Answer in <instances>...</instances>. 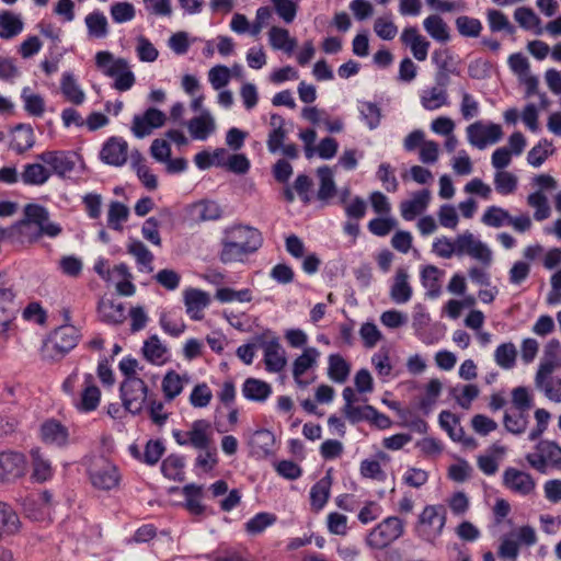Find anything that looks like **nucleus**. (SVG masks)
Listing matches in <instances>:
<instances>
[{
	"label": "nucleus",
	"mask_w": 561,
	"mask_h": 561,
	"mask_svg": "<svg viewBox=\"0 0 561 561\" xmlns=\"http://www.w3.org/2000/svg\"><path fill=\"white\" fill-rule=\"evenodd\" d=\"M23 214L24 218L15 225L8 228L0 226V239H11L19 234L33 243L42 236L56 238L61 233L60 225L49 221V211L45 206L35 203L26 204Z\"/></svg>",
	"instance_id": "nucleus-1"
},
{
	"label": "nucleus",
	"mask_w": 561,
	"mask_h": 561,
	"mask_svg": "<svg viewBox=\"0 0 561 561\" xmlns=\"http://www.w3.org/2000/svg\"><path fill=\"white\" fill-rule=\"evenodd\" d=\"M261 231L248 225H231L222 232L219 259L222 263H243L262 247Z\"/></svg>",
	"instance_id": "nucleus-2"
},
{
	"label": "nucleus",
	"mask_w": 561,
	"mask_h": 561,
	"mask_svg": "<svg viewBox=\"0 0 561 561\" xmlns=\"http://www.w3.org/2000/svg\"><path fill=\"white\" fill-rule=\"evenodd\" d=\"M432 251L440 259H451L454 255H468L481 265L491 266L493 253L490 247L466 230L454 240L445 236L436 238L432 244Z\"/></svg>",
	"instance_id": "nucleus-3"
},
{
	"label": "nucleus",
	"mask_w": 561,
	"mask_h": 561,
	"mask_svg": "<svg viewBox=\"0 0 561 561\" xmlns=\"http://www.w3.org/2000/svg\"><path fill=\"white\" fill-rule=\"evenodd\" d=\"M61 390L80 414L96 411L101 403V390L91 373L80 374L78 368L73 369L62 381Z\"/></svg>",
	"instance_id": "nucleus-4"
},
{
	"label": "nucleus",
	"mask_w": 561,
	"mask_h": 561,
	"mask_svg": "<svg viewBox=\"0 0 561 561\" xmlns=\"http://www.w3.org/2000/svg\"><path fill=\"white\" fill-rule=\"evenodd\" d=\"M405 531V523L399 516H388L370 528L365 537V546L375 554L399 540Z\"/></svg>",
	"instance_id": "nucleus-5"
},
{
	"label": "nucleus",
	"mask_w": 561,
	"mask_h": 561,
	"mask_svg": "<svg viewBox=\"0 0 561 561\" xmlns=\"http://www.w3.org/2000/svg\"><path fill=\"white\" fill-rule=\"evenodd\" d=\"M138 360L133 356H125L119 360L118 369L124 376L119 387L121 399L126 412L131 415L140 413V378L136 376Z\"/></svg>",
	"instance_id": "nucleus-6"
},
{
	"label": "nucleus",
	"mask_w": 561,
	"mask_h": 561,
	"mask_svg": "<svg viewBox=\"0 0 561 561\" xmlns=\"http://www.w3.org/2000/svg\"><path fill=\"white\" fill-rule=\"evenodd\" d=\"M81 337L80 331L70 323L55 329L45 340L42 354L49 360H59L73 350Z\"/></svg>",
	"instance_id": "nucleus-7"
},
{
	"label": "nucleus",
	"mask_w": 561,
	"mask_h": 561,
	"mask_svg": "<svg viewBox=\"0 0 561 561\" xmlns=\"http://www.w3.org/2000/svg\"><path fill=\"white\" fill-rule=\"evenodd\" d=\"M98 68L107 77L114 79L113 88L118 91L129 90L135 76L129 64L123 58H115L110 51H99L95 55Z\"/></svg>",
	"instance_id": "nucleus-8"
},
{
	"label": "nucleus",
	"mask_w": 561,
	"mask_h": 561,
	"mask_svg": "<svg viewBox=\"0 0 561 561\" xmlns=\"http://www.w3.org/2000/svg\"><path fill=\"white\" fill-rule=\"evenodd\" d=\"M446 519V508L443 505H425L415 524L416 536L426 542L435 543L443 534Z\"/></svg>",
	"instance_id": "nucleus-9"
},
{
	"label": "nucleus",
	"mask_w": 561,
	"mask_h": 561,
	"mask_svg": "<svg viewBox=\"0 0 561 561\" xmlns=\"http://www.w3.org/2000/svg\"><path fill=\"white\" fill-rule=\"evenodd\" d=\"M213 426L208 420L199 419L192 422L190 430H173L172 436L178 445L190 446L197 450L213 446Z\"/></svg>",
	"instance_id": "nucleus-10"
},
{
	"label": "nucleus",
	"mask_w": 561,
	"mask_h": 561,
	"mask_svg": "<svg viewBox=\"0 0 561 561\" xmlns=\"http://www.w3.org/2000/svg\"><path fill=\"white\" fill-rule=\"evenodd\" d=\"M525 458L529 466L540 473H547L550 469H561V446L553 440L542 439Z\"/></svg>",
	"instance_id": "nucleus-11"
},
{
	"label": "nucleus",
	"mask_w": 561,
	"mask_h": 561,
	"mask_svg": "<svg viewBox=\"0 0 561 561\" xmlns=\"http://www.w3.org/2000/svg\"><path fill=\"white\" fill-rule=\"evenodd\" d=\"M321 353L318 348L307 346L302 353L297 356L291 365L293 378L296 386L305 389L317 379V368Z\"/></svg>",
	"instance_id": "nucleus-12"
},
{
	"label": "nucleus",
	"mask_w": 561,
	"mask_h": 561,
	"mask_svg": "<svg viewBox=\"0 0 561 561\" xmlns=\"http://www.w3.org/2000/svg\"><path fill=\"white\" fill-rule=\"evenodd\" d=\"M256 344L263 350V362L268 373H280L286 364V353L279 337L271 330L255 336Z\"/></svg>",
	"instance_id": "nucleus-13"
},
{
	"label": "nucleus",
	"mask_w": 561,
	"mask_h": 561,
	"mask_svg": "<svg viewBox=\"0 0 561 561\" xmlns=\"http://www.w3.org/2000/svg\"><path fill=\"white\" fill-rule=\"evenodd\" d=\"M16 290L7 273H0V334L4 335L11 329L18 308L15 305Z\"/></svg>",
	"instance_id": "nucleus-14"
},
{
	"label": "nucleus",
	"mask_w": 561,
	"mask_h": 561,
	"mask_svg": "<svg viewBox=\"0 0 561 561\" xmlns=\"http://www.w3.org/2000/svg\"><path fill=\"white\" fill-rule=\"evenodd\" d=\"M89 478L94 488L112 490L118 485L119 473L116 466L104 457H93L89 468Z\"/></svg>",
	"instance_id": "nucleus-15"
},
{
	"label": "nucleus",
	"mask_w": 561,
	"mask_h": 561,
	"mask_svg": "<svg viewBox=\"0 0 561 561\" xmlns=\"http://www.w3.org/2000/svg\"><path fill=\"white\" fill-rule=\"evenodd\" d=\"M468 142L478 149H484L489 145L499 142L503 137L501 125L477 121L466 128Z\"/></svg>",
	"instance_id": "nucleus-16"
},
{
	"label": "nucleus",
	"mask_w": 561,
	"mask_h": 561,
	"mask_svg": "<svg viewBox=\"0 0 561 561\" xmlns=\"http://www.w3.org/2000/svg\"><path fill=\"white\" fill-rule=\"evenodd\" d=\"M38 159L47 164L60 178L72 173L82 163L81 156L75 151L51 150L38 154Z\"/></svg>",
	"instance_id": "nucleus-17"
},
{
	"label": "nucleus",
	"mask_w": 561,
	"mask_h": 561,
	"mask_svg": "<svg viewBox=\"0 0 561 561\" xmlns=\"http://www.w3.org/2000/svg\"><path fill=\"white\" fill-rule=\"evenodd\" d=\"M28 468L26 456L16 450L0 451V482L11 483L23 478Z\"/></svg>",
	"instance_id": "nucleus-18"
},
{
	"label": "nucleus",
	"mask_w": 561,
	"mask_h": 561,
	"mask_svg": "<svg viewBox=\"0 0 561 561\" xmlns=\"http://www.w3.org/2000/svg\"><path fill=\"white\" fill-rule=\"evenodd\" d=\"M128 144L123 137L111 136L99 152V159L111 167H123L128 159Z\"/></svg>",
	"instance_id": "nucleus-19"
},
{
	"label": "nucleus",
	"mask_w": 561,
	"mask_h": 561,
	"mask_svg": "<svg viewBox=\"0 0 561 561\" xmlns=\"http://www.w3.org/2000/svg\"><path fill=\"white\" fill-rule=\"evenodd\" d=\"M502 479L503 485L507 490L520 496H528L536 489V481L533 476L514 467H507Z\"/></svg>",
	"instance_id": "nucleus-20"
},
{
	"label": "nucleus",
	"mask_w": 561,
	"mask_h": 561,
	"mask_svg": "<svg viewBox=\"0 0 561 561\" xmlns=\"http://www.w3.org/2000/svg\"><path fill=\"white\" fill-rule=\"evenodd\" d=\"M53 507V495L49 491L28 495L23 502L26 516L36 522L49 518Z\"/></svg>",
	"instance_id": "nucleus-21"
},
{
	"label": "nucleus",
	"mask_w": 561,
	"mask_h": 561,
	"mask_svg": "<svg viewBox=\"0 0 561 561\" xmlns=\"http://www.w3.org/2000/svg\"><path fill=\"white\" fill-rule=\"evenodd\" d=\"M39 437L44 444L58 448L67 447L70 443L68 427L56 419H48L41 424Z\"/></svg>",
	"instance_id": "nucleus-22"
},
{
	"label": "nucleus",
	"mask_w": 561,
	"mask_h": 561,
	"mask_svg": "<svg viewBox=\"0 0 561 561\" xmlns=\"http://www.w3.org/2000/svg\"><path fill=\"white\" fill-rule=\"evenodd\" d=\"M183 302L190 319L201 321L204 319V311L210 305L211 298L207 291L187 287L183 290Z\"/></svg>",
	"instance_id": "nucleus-23"
},
{
	"label": "nucleus",
	"mask_w": 561,
	"mask_h": 561,
	"mask_svg": "<svg viewBox=\"0 0 561 561\" xmlns=\"http://www.w3.org/2000/svg\"><path fill=\"white\" fill-rule=\"evenodd\" d=\"M432 199L430 190L424 188L412 193L410 199L400 203L401 217L407 221L414 220L422 215L428 207Z\"/></svg>",
	"instance_id": "nucleus-24"
},
{
	"label": "nucleus",
	"mask_w": 561,
	"mask_h": 561,
	"mask_svg": "<svg viewBox=\"0 0 561 561\" xmlns=\"http://www.w3.org/2000/svg\"><path fill=\"white\" fill-rule=\"evenodd\" d=\"M104 282L108 286H114L116 293L121 296L129 297L136 293L133 276L128 266L124 263L114 265Z\"/></svg>",
	"instance_id": "nucleus-25"
},
{
	"label": "nucleus",
	"mask_w": 561,
	"mask_h": 561,
	"mask_svg": "<svg viewBox=\"0 0 561 561\" xmlns=\"http://www.w3.org/2000/svg\"><path fill=\"white\" fill-rule=\"evenodd\" d=\"M559 367H561V343L559 340L552 339L545 345L535 377L552 375Z\"/></svg>",
	"instance_id": "nucleus-26"
},
{
	"label": "nucleus",
	"mask_w": 561,
	"mask_h": 561,
	"mask_svg": "<svg viewBox=\"0 0 561 561\" xmlns=\"http://www.w3.org/2000/svg\"><path fill=\"white\" fill-rule=\"evenodd\" d=\"M438 422L440 427L454 442L462 443L465 446L476 447L474 439L466 436L465 431L460 425V420L456 414L449 411H442L438 416Z\"/></svg>",
	"instance_id": "nucleus-27"
},
{
	"label": "nucleus",
	"mask_w": 561,
	"mask_h": 561,
	"mask_svg": "<svg viewBox=\"0 0 561 561\" xmlns=\"http://www.w3.org/2000/svg\"><path fill=\"white\" fill-rule=\"evenodd\" d=\"M400 39L402 44L411 49V53L416 60H426L431 43L419 33L416 27H405L401 33Z\"/></svg>",
	"instance_id": "nucleus-28"
},
{
	"label": "nucleus",
	"mask_w": 561,
	"mask_h": 561,
	"mask_svg": "<svg viewBox=\"0 0 561 561\" xmlns=\"http://www.w3.org/2000/svg\"><path fill=\"white\" fill-rule=\"evenodd\" d=\"M32 461L31 480L36 483H44L53 479L55 470L50 460L44 455L39 447L30 450Z\"/></svg>",
	"instance_id": "nucleus-29"
},
{
	"label": "nucleus",
	"mask_w": 561,
	"mask_h": 561,
	"mask_svg": "<svg viewBox=\"0 0 561 561\" xmlns=\"http://www.w3.org/2000/svg\"><path fill=\"white\" fill-rule=\"evenodd\" d=\"M186 126L191 137L195 140H206L216 130L215 118L207 110L191 118Z\"/></svg>",
	"instance_id": "nucleus-30"
},
{
	"label": "nucleus",
	"mask_w": 561,
	"mask_h": 561,
	"mask_svg": "<svg viewBox=\"0 0 561 561\" xmlns=\"http://www.w3.org/2000/svg\"><path fill=\"white\" fill-rule=\"evenodd\" d=\"M413 289L410 284V275L404 267H399L390 287V298L398 305H403L412 298Z\"/></svg>",
	"instance_id": "nucleus-31"
},
{
	"label": "nucleus",
	"mask_w": 561,
	"mask_h": 561,
	"mask_svg": "<svg viewBox=\"0 0 561 561\" xmlns=\"http://www.w3.org/2000/svg\"><path fill=\"white\" fill-rule=\"evenodd\" d=\"M187 214L191 220L195 222H204L210 220H218L222 217V209L215 201H199L192 204Z\"/></svg>",
	"instance_id": "nucleus-32"
},
{
	"label": "nucleus",
	"mask_w": 561,
	"mask_h": 561,
	"mask_svg": "<svg viewBox=\"0 0 561 561\" xmlns=\"http://www.w3.org/2000/svg\"><path fill=\"white\" fill-rule=\"evenodd\" d=\"M98 312L103 322L111 324L122 323L127 317L125 306L122 302L106 297L100 299Z\"/></svg>",
	"instance_id": "nucleus-33"
},
{
	"label": "nucleus",
	"mask_w": 561,
	"mask_h": 561,
	"mask_svg": "<svg viewBox=\"0 0 561 561\" xmlns=\"http://www.w3.org/2000/svg\"><path fill=\"white\" fill-rule=\"evenodd\" d=\"M420 102L426 111H436L440 107L448 106L449 95L447 88L444 87H428L421 91Z\"/></svg>",
	"instance_id": "nucleus-34"
},
{
	"label": "nucleus",
	"mask_w": 561,
	"mask_h": 561,
	"mask_svg": "<svg viewBox=\"0 0 561 561\" xmlns=\"http://www.w3.org/2000/svg\"><path fill=\"white\" fill-rule=\"evenodd\" d=\"M267 36L268 44L274 50H282L287 55H291L297 46V39L284 27L272 26Z\"/></svg>",
	"instance_id": "nucleus-35"
},
{
	"label": "nucleus",
	"mask_w": 561,
	"mask_h": 561,
	"mask_svg": "<svg viewBox=\"0 0 561 561\" xmlns=\"http://www.w3.org/2000/svg\"><path fill=\"white\" fill-rule=\"evenodd\" d=\"M505 453L506 448L504 446L493 444L484 455L478 457L477 463L479 469L486 476L495 474Z\"/></svg>",
	"instance_id": "nucleus-36"
},
{
	"label": "nucleus",
	"mask_w": 561,
	"mask_h": 561,
	"mask_svg": "<svg viewBox=\"0 0 561 561\" xmlns=\"http://www.w3.org/2000/svg\"><path fill=\"white\" fill-rule=\"evenodd\" d=\"M60 91L64 98L75 105H81L85 101L84 91L75 75L70 71H65L62 73L60 79Z\"/></svg>",
	"instance_id": "nucleus-37"
},
{
	"label": "nucleus",
	"mask_w": 561,
	"mask_h": 561,
	"mask_svg": "<svg viewBox=\"0 0 561 561\" xmlns=\"http://www.w3.org/2000/svg\"><path fill=\"white\" fill-rule=\"evenodd\" d=\"M24 22L20 14L9 10L0 12V38L12 39L22 33Z\"/></svg>",
	"instance_id": "nucleus-38"
},
{
	"label": "nucleus",
	"mask_w": 561,
	"mask_h": 561,
	"mask_svg": "<svg viewBox=\"0 0 561 561\" xmlns=\"http://www.w3.org/2000/svg\"><path fill=\"white\" fill-rule=\"evenodd\" d=\"M142 355L148 362L157 366L164 365L170 359L168 347L156 335L144 343Z\"/></svg>",
	"instance_id": "nucleus-39"
},
{
	"label": "nucleus",
	"mask_w": 561,
	"mask_h": 561,
	"mask_svg": "<svg viewBox=\"0 0 561 561\" xmlns=\"http://www.w3.org/2000/svg\"><path fill=\"white\" fill-rule=\"evenodd\" d=\"M242 394L249 401L264 402L272 394V387L264 380L248 378L242 385Z\"/></svg>",
	"instance_id": "nucleus-40"
},
{
	"label": "nucleus",
	"mask_w": 561,
	"mask_h": 561,
	"mask_svg": "<svg viewBox=\"0 0 561 561\" xmlns=\"http://www.w3.org/2000/svg\"><path fill=\"white\" fill-rule=\"evenodd\" d=\"M35 144L34 130L30 124H19L12 130L11 149L23 153Z\"/></svg>",
	"instance_id": "nucleus-41"
},
{
	"label": "nucleus",
	"mask_w": 561,
	"mask_h": 561,
	"mask_svg": "<svg viewBox=\"0 0 561 561\" xmlns=\"http://www.w3.org/2000/svg\"><path fill=\"white\" fill-rule=\"evenodd\" d=\"M271 127L272 129L268 133L266 145L271 153H277L284 146L285 139L287 137V131L285 129V119L283 118V116L272 114Z\"/></svg>",
	"instance_id": "nucleus-42"
},
{
	"label": "nucleus",
	"mask_w": 561,
	"mask_h": 561,
	"mask_svg": "<svg viewBox=\"0 0 561 561\" xmlns=\"http://www.w3.org/2000/svg\"><path fill=\"white\" fill-rule=\"evenodd\" d=\"M190 381V376L179 375L174 370H169L161 382L163 396L167 401H173L184 389V383Z\"/></svg>",
	"instance_id": "nucleus-43"
},
{
	"label": "nucleus",
	"mask_w": 561,
	"mask_h": 561,
	"mask_svg": "<svg viewBox=\"0 0 561 561\" xmlns=\"http://www.w3.org/2000/svg\"><path fill=\"white\" fill-rule=\"evenodd\" d=\"M536 388L553 403H561V374L552 377V375L543 377H535Z\"/></svg>",
	"instance_id": "nucleus-44"
},
{
	"label": "nucleus",
	"mask_w": 561,
	"mask_h": 561,
	"mask_svg": "<svg viewBox=\"0 0 561 561\" xmlns=\"http://www.w3.org/2000/svg\"><path fill=\"white\" fill-rule=\"evenodd\" d=\"M249 444L253 455L267 457L273 453L275 436L268 430H259L252 434Z\"/></svg>",
	"instance_id": "nucleus-45"
},
{
	"label": "nucleus",
	"mask_w": 561,
	"mask_h": 561,
	"mask_svg": "<svg viewBox=\"0 0 561 561\" xmlns=\"http://www.w3.org/2000/svg\"><path fill=\"white\" fill-rule=\"evenodd\" d=\"M50 170L41 163H26L21 172V182L28 186H42L50 178Z\"/></svg>",
	"instance_id": "nucleus-46"
},
{
	"label": "nucleus",
	"mask_w": 561,
	"mask_h": 561,
	"mask_svg": "<svg viewBox=\"0 0 561 561\" xmlns=\"http://www.w3.org/2000/svg\"><path fill=\"white\" fill-rule=\"evenodd\" d=\"M331 485L332 478L330 474H327L311 486L310 505L314 512H320L328 503Z\"/></svg>",
	"instance_id": "nucleus-47"
},
{
	"label": "nucleus",
	"mask_w": 561,
	"mask_h": 561,
	"mask_svg": "<svg viewBox=\"0 0 561 561\" xmlns=\"http://www.w3.org/2000/svg\"><path fill=\"white\" fill-rule=\"evenodd\" d=\"M317 176L319 180L317 198L321 202L328 203L336 194V185L333 171L331 168L323 165L318 168Z\"/></svg>",
	"instance_id": "nucleus-48"
},
{
	"label": "nucleus",
	"mask_w": 561,
	"mask_h": 561,
	"mask_svg": "<svg viewBox=\"0 0 561 561\" xmlns=\"http://www.w3.org/2000/svg\"><path fill=\"white\" fill-rule=\"evenodd\" d=\"M423 27L438 43H447L450 39L449 27L438 14H432L424 19Z\"/></svg>",
	"instance_id": "nucleus-49"
},
{
	"label": "nucleus",
	"mask_w": 561,
	"mask_h": 561,
	"mask_svg": "<svg viewBox=\"0 0 561 561\" xmlns=\"http://www.w3.org/2000/svg\"><path fill=\"white\" fill-rule=\"evenodd\" d=\"M443 385L437 378H433L426 383L424 394L419 401V410L424 415H428L433 411L438 398L440 397Z\"/></svg>",
	"instance_id": "nucleus-50"
},
{
	"label": "nucleus",
	"mask_w": 561,
	"mask_h": 561,
	"mask_svg": "<svg viewBox=\"0 0 561 561\" xmlns=\"http://www.w3.org/2000/svg\"><path fill=\"white\" fill-rule=\"evenodd\" d=\"M514 19L520 27L531 31L536 35L543 34V25L541 19L534 12L533 9L520 7L514 12Z\"/></svg>",
	"instance_id": "nucleus-51"
},
{
	"label": "nucleus",
	"mask_w": 561,
	"mask_h": 561,
	"mask_svg": "<svg viewBox=\"0 0 561 561\" xmlns=\"http://www.w3.org/2000/svg\"><path fill=\"white\" fill-rule=\"evenodd\" d=\"M185 459L183 456L171 454L161 463L162 474L174 481H183L185 477Z\"/></svg>",
	"instance_id": "nucleus-52"
},
{
	"label": "nucleus",
	"mask_w": 561,
	"mask_h": 561,
	"mask_svg": "<svg viewBox=\"0 0 561 561\" xmlns=\"http://www.w3.org/2000/svg\"><path fill=\"white\" fill-rule=\"evenodd\" d=\"M503 424L507 432L514 435L525 433L528 426V412L520 410H506L503 416Z\"/></svg>",
	"instance_id": "nucleus-53"
},
{
	"label": "nucleus",
	"mask_w": 561,
	"mask_h": 561,
	"mask_svg": "<svg viewBox=\"0 0 561 561\" xmlns=\"http://www.w3.org/2000/svg\"><path fill=\"white\" fill-rule=\"evenodd\" d=\"M443 272L434 266L427 265L421 272V283L423 287L427 290V296L430 298H437L440 295V276Z\"/></svg>",
	"instance_id": "nucleus-54"
},
{
	"label": "nucleus",
	"mask_w": 561,
	"mask_h": 561,
	"mask_svg": "<svg viewBox=\"0 0 561 561\" xmlns=\"http://www.w3.org/2000/svg\"><path fill=\"white\" fill-rule=\"evenodd\" d=\"M495 364L504 369L511 370L516 365L517 348L513 342L501 343L494 351Z\"/></svg>",
	"instance_id": "nucleus-55"
},
{
	"label": "nucleus",
	"mask_w": 561,
	"mask_h": 561,
	"mask_svg": "<svg viewBox=\"0 0 561 561\" xmlns=\"http://www.w3.org/2000/svg\"><path fill=\"white\" fill-rule=\"evenodd\" d=\"M21 100L25 112L35 117H42L45 113V100L38 94L34 93L30 87H24L21 91Z\"/></svg>",
	"instance_id": "nucleus-56"
},
{
	"label": "nucleus",
	"mask_w": 561,
	"mask_h": 561,
	"mask_svg": "<svg viewBox=\"0 0 561 561\" xmlns=\"http://www.w3.org/2000/svg\"><path fill=\"white\" fill-rule=\"evenodd\" d=\"M328 363L329 378L337 383L345 382L351 373L350 364L340 354H331L328 358Z\"/></svg>",
	"instance_id": "nucleus-57"
},
{
	"label": "nucleus",
	"mask_w": 561,
	"mask_h": 561,
	"mask_svg": "<svg viewBox=\"0 0 561 561\" xmlns=\"http://www.w3.org/2000/svg\"><path fill=\"white\" fill-rule=\"evenodd\" d=\"M169 210L164 209L159 213V215L149 217L142 224V238H145L149 243L156 247L161 245V238L159 232V227L162 219L169 217Z\"/></svg>",
	"instance_id": "nucleus-58"
},
{
	"label": "nucleus",
	"mask_w": 561,
	"mask_h": 561,
	"mask_svg": "<svg viewBox=\"0 0 561 561\" xmlns=\"http://www.w3.org/2000/svg\"><path fill=\"white\" fill-rule=\"evenodd\" d=\"M277 517L273 513L260 512L244 524V530L252 536L262 534L266 528L273 526Z\"/></svg>",
	"instance_id": "nucleus-59"
},
{
	"label": "nucleus",
	"mask_w": 561,
	"mask_h": 561,
	"mask_svg": "<svg viewBox=\"0 0 561 561\" xmlns=\"http://www.w3.org/2000/svg\"><path fill=\"white\" fill-rule=\"evenodd\" d=\"M88 34L94 38H104L108 34L106 16L101 11H93L85 16Z\"/></svg>",
	"instance_id": "nucleus-60"
},
{
	"label": "nucleus",
	"mask_w": 561,
	"mask_h": 561,
	"mask_svg": "<svg viewBox=\"0 0 561 561\" xmlns=\"http://www.w3.org/2000/svg\"><path fill=\"white\" fill-rule=\"evenodd\" d=\"M203 488L201 485L190 483L183 486L182 494L185 497V506L190 513L201 515L204 513V505L201 502Z\"/></svg>",
	"instance_id": "nucleus-61"
},
{
	"label": "nucleus",
	"mask_w": 561,
	"mask_h": 561,
	"mask_svg": "<svg viewBox=\"0 0 561 561\" xmlns=\"http://www.w3.org/2000/svg\"><path fill=\"white\" fill-rule=\"evenodd\" d=\"M360 119L370 129H376L380 125L381 111L380 107L369 101H359L357 104Z\"/></svg>",
	"instance_id": "nucleus-62"
},
{
	"label": "nucleus",
	"mask_w": 561,
	"mask_h": 561,
	"mask_svg": "<svg viewBox=\"0 0 561 561\" xmlns=\"http://www.w3.org/2000/svg\"><path fill=\"white\" fill-rule=\"evenodd\" d=\"M128 215L129 209L127 206L117 201L111 202L107 210V227L121 231L123 224L128 219Z\"/></svg>",
	"instance_id": "nucleus-63"
},
{
	"label": "nucleus",
	"mask_w": 561,
	"mask_h": 561,
	"mask_svg": "<svg viewBox=\"0 0 561 561\" xmlns=\"http://www.w3.org/2000/svg\"><path fill=\"white\" fill-rule=\"evenodd\" d=\"M510 213L500 206H489L481 218V221L492 228H501L510 224Z\"/></svg>",
	"instance_id": "nucleus-64"
}]
</instances>
